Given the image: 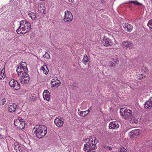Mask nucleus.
<instances>
[{
	"instance_id": "obj_1",
	"label": "nucleus",
	"mask_w": 152,
	"mask_h": 152,
	"mask_svg": "<svg viewBox=\"0 0 152 152\" xmlns=\"http://www.w3.org/2000/svg\"><path fill=\"white\" fill-rule=\"evenodd\" d=\"M20 26L16 31L18 34H25L29 31L31 28V25L29 22L23 20L20 22Z\"/></svg>"
},
{
	"instance_id": "obj_2",
	"label": "nucleus",
	"mask_w": 152,
	"mask_h": 152,
	"mask_svg": "<svg viewBox=\"0 0 152 152\" xmlns=\"http://www.w3.org/2000/svg\"><path fill=\"white\" fill-rule=\"evenodd\" d=\"M33 132L37 138H41L46 135L47 128L44 125H36L34 127Z\"/></svg>"
},
{
	"instance_id": "obj_3",
	"label": "nucleus",
	"mask_w": 152,
	"mask_h": 152,
	"mask_svg": "<svg viewBox=\"0 0 152 152\" xmlns=\"http://www.w3.org/2000/svg\"><path fill=\"white\" fill-rule=\"evenodd\" d=\"M26 64L22 62L20 63V65L19 66L17 69V72L19 77L24 76L26 74H27L28 69L27 68Z\"/></svg>"
},
{
	"instance_id": "obj_4",
	"label": "nucleus",
	"mask_w": 152,
	"mask_h": 152,
	"mask_svg": "<svg viewBox=\"0 0 152 152\" xmlns=\"http://www.w3.org/2000/svg\"><path fill=\"white\" fill-rule=\"evenodd\" d=\"M120 114L123 118L126 120H128L132 117V111L130 110L124 109L121 108L120 111Z\"/></svg>"
},
{
	"instance_id": "obj_5",
	"label": "nucleus",
	"mask_w": 152,
	"mask_h": 152,
	"mask_svg": "<svg viewBox=\"0 0 152 152\" xmlns=\"http://www.w3.org/2000/svg\"><path fill=\"white\" fill-rule=\"evenodd\" d=\"M14 124L15 126L19 129H24L26 125L24 120L20 117L15 119L14 121Z\"/></svg>"
},
{
	"instance_id": "obj_6",
	"label": "nucleus",
	"mask_w": 152,
	"mask_h": 152,
	"mask_svg": "<svg viewBox=\"0 0 152 152\" xmlns=\"http://www.w3.org/2000/svg\"><path fill=\"white\" fill-rule=\"evenodd\" d=\"M85 141L86 143H89L92 146L96 148V145L98 142V140L96 137L90 136L88 138L86 139Z\"/></svg>"
},
{
	"instance_id": "obj_7",
	"label": "nucleus",
	"mask_w": 152,
	"mask_h": 152,
	"mask_svg": "<svg viewBox=\"0 0 152 152\" xmlns=\"http://www.w3.org/2000/svg\"><path fill=\"white\" fill-rule=\"evenodd\" d=\"M64 13V18L63 19L64 21L66 22H70L73 20V16L70 11L68 10L65 11Z\"/></svg>"
},
{
	"instance_id": "obj_8",
	"label": "nucleus",
	"mask_w": 152,
	"mask_h": 152,
	"mask_svg": "<svg viewBox=\"0 0 152 152\" xmlns=\"http://www.w3.org/2000/svg\"><path fill=\"white\" fill-rule=\"evenodd\" d=\"M9 84L11 87L13 88L16 90L19 89L20 88L19 83L14 79L11 80L9 82Z\"/></svg>"
},
{
	"instance_id": "obj_9",
	"label": "nucleus",
	"mask_w": 152,
	"mask_h": 152,
	"mask_svg": "<svg viewBox=\"0 0 152 152\" xmlns=\"http://www.w3.org/2000/svg\"><path fill=\"white\" fill-rule=\"evenodd\" d=\"M102 42L105 46H110L113 44L112 40L106 37H104L102 40Z\"/></svg>"
},
{
	"instance_id": "obj_10",
	"label": "nucleus",
	"mask_w": 152,
	"mask_h": 152,
	"mask_svg": "<svg viewBox=\"0 0 152 152\" xmlns=\"http://www.w3.org/2000/svg\"><path fill=\"white\" fill-rule=\"evenodd\" d=\"M28 75V74H26L24 76L20 77V82L22 84H26L28 83L30 80Z\"/></svg>"
},
{
	"instance_id": "obj_11",
	"label": "nucleus",
	"mask_w": 152,
	"mask_h": 152,
	"mask_svg": "<svg viewBox=\"0 0 152 152\" xmlns=\"http://www.w3.org/2000/svg\"><path fill=\"white\" fill-rule=\"evenodd\" d=\"M96 148L88 143H86V144L84 145V150L86 152H91L92 150Z\"/></svg>"
},
{
	"instance_id": "obj_12",
	"label": "nucleus",
	"mask_w": 152,
	"mask_h": 152,
	"mask_svg": "<svg viewBox=\"0 0 152 152\" xmlns=\"http://www.w3.org/2000/svg\"><path fill=\"white\" fill-rule=\"evenodd\" d=\"M64 119L58 117L55 119L54 123L56 125L59 127H61L64 123Z\"/></svg>"
},
{
	"instance_id": "obj_13",
	"label": "nucleus",
	"mask_w": 152,
	"mask_h": 152,
	"mask_svg": "<svg viewBox=\"0 0 152 152\" xmlns=\"http://www.w3.org/2000/svg\"><path fill=\"white\" fill-rule=\"evenodd\" d=\"M51 87L52 88L58 87L60 85L61 82L59 80L56 78H55L52 80L51 82Z\"/></svg>"
},
{
	"instance_id": "obj_14",
	"label": "nucleus",
	"mask_w": 152,
	"mask_h": 152,
	"mask_svg": "<svg viewBox=\"0 0 152 152\" xmlns=\"http://www.w3.org/2000/svg\"><path fill=\"white\" fill-rule=\"evenodd\" d=\"M119 125L117 122L115 121L110 122L109 125L110 129H116L119 127Z\"/></svg>"
},
{
	"instance_id": "obj_15",
	"label": "nucleus",
	"mask_w": 152,
	"mask_h": 152,
	"mask_svg": "<svg viewBox=\"0 0 152 152\" xmlns=\"http://www.w3.org/2000/svg\"><path fill=\"white\" fill-rule=\"evenodd\" d=\"M122 46L124 47L129 48L130 49L132 48L133 46V44L131 42L128 41L123 42L121 43Z\"/></svg>"
},
{
	"instance_id": "obj_16",
	"label": "nucleus",
	"mask_w": 152,
	"mask_h": 152,
	"mask_svg": "<svg viewBox=\"0 0 152 152\" xmlns=\"http://www.w3.org/2000/svg\"><path fill=\"white\" fill-rule=\"evenodd\" d=\"M140 130L139 129H135L131 131L129 133V135L131 138L134 137V136H137L140 134Z\"/></svg>"
},
{
	"instance_id": "obj_17",
	"label": "nucleus",
	"mask_w": 152,
	"mask_h": 152,
	"mask_svg": "<svg viewBox=\"0 0 152 152\" xmlns=\"http://www.w3.org/2000/svg\"><path fill=\"white\" fill-rule=\"evenodd\" d=\"M43 97L45 100L49 101L50 99V95L49 92L47 90L44 91L43 93Z\"/></svg>"
},
{
	"instance_id": "obj_18",
	"label": "nucleus",
	"mask_w": 152,
	"mask_h": 152,
	"mask_svg": "<svg viewBox=\"0 0 152 152\" xmlns=\"http://www.w3.org/2000/svg\"><path fill=\"white\" fill-rule=\"evenodd\" d=\"M17 105L15 103H14L8 106V111L10 113H13L15 112L16 109Z\"/></svg>"
},
{
	"instance_id": "obj_19",
	"label": "nucleus",
	"mask_w": 152,
	"mask_h": 152,
	"mask_svg": "<svg viewBox=\"0 0 152 152\" xmlns=\"http://www.w3.org/2000/svg\"><path fill=\"white\" fill-rule=\"evenodd\" d=\"M45 5L44 4L39 3L38 4V10L40 13L43 14L45 13Z\"/></svg>"
},
{
	"instance_id": "obj_20",
	"label": "nucleus",
	"mask_w": 152,
	"mask_h": 152,
	"mask_svg": "<svg viewBox=\"0 0 152 152\" xmlns=\"http://www.w3.org/2000/svg\"><path fill=\"white\" fill-rule=\"evenodd\" d=\"M7 133L6 130L0 128V140L4 139Z\"/></svg>"
},
{
	"instance_id": "obj_21",
	"label": "nucleus",
	"mask_w": 152,
	"mask_h": 152,
	"mask_svg": "<svg viewBox=\"0 0 152 152\" xmlns=\"http://www.w3.org/2000/svg\"><path fill=\"white\" fill-rule=\"evenodd\" d=\"M123 26L125 28H127V31L129 32H130L132 29L133 27L131 24L128 23H124Z\"/></svg>"
},
{
	"instance_id": "obj_22",
	"label": "nucleus",
	"mask_w": 152,
	"mask_h": 152,
	"mask_svg": "<svg viewBox=\"0 0 152 152\" xmlns=\"http://www.w3.org/2000/svg\"><path fill=\"white\" fill-rule=\"evenodd\" d=\"M144 107L145 109H148L149 108L152 107V98H150L148 101L144 105Z\"/></svg>"
},
{
	"instance_id": "obj_23",
	"label": "nucleus",
	"mask_w": 152,
	"mask_h": 152,
	"mask_svg": "<svg viewBox=\"0 0 152 152\" xmlns=\"http://www.w3.org/2000/svg\"><path fill=\"white\" fill-rule=\"evenodd\" d=\"M128 120L129 121L132 123H134L137 124L138 122L137 119L135 118L132 115V117H130V119H129Z\"/></svg>"
},
{
	"instance_id": "obj_24",
	"label": "nucleus",
	"mask_w": 152,
	"mask_h": 152,
	"mask_svg": "<svg viewBox=\"0 0 152 152\" xmlns=\"http://www.w3.org/2000/svg\"><path fill=\"white\" fill-rule=\"evenodd\" d=\"M27 15L29 17L31 18L32 20H36V15L35 13L30 11L27 13Z\"/></svg>"
},
{
	"instance_id": "obj_25",
	"label": "nucleus",
	"mask_w": 152,
	"mask_h": 152,
	"mask_svg": "<svg viewBox=\"0 0 152 152\" xmlns=\"http://www.w3.org/2000/svg\"><path fill=\"white\" fill-rule=\"evenodd\" d=\"M82 61H83V64L85 65H86L88 64H89L90 62V59L86 54H85L84 56V57Z\"/></svg>"
},
{
	"instance_id": "obj_26",
	"label": "nucleus",
	"mask_w": 152,
	"mask_h": 152,
	"mask_svg": "<svg viewBox=\"0 0 152 152\" xmlns=\"http://www.w3.org/2000/svg\"><path fill=\"white\" fill-rule=\"evenodd\" d=\"M5 68L4 67L1 71H0V80L3 79L5 77Z\"/></svg>"
},
{
	"instance_id": "obj_27",
	"label": "nucleus",
	"mask_w": 152,
	"mask_h": 152,
	"mask_svg": "<svg viewBox=\"0 0 152 152\" xmlns=\"http://www.w3.org/2000/svg\"><path fill=\"white\" fill-rule=\"evenodd\" d=\"M14 148L15 150L16 151L21 147V145L19 144L17 142H15L14 143Z\"/></svg>"
},
{
	"instance_id": "obj_28",
	"label": "nucleus",
	"mask_w": 152,
	"mask_h": 152,
	"mask_svg": "<svg viewBox=\"0 0 152 152\" xmlns=\"http://www.w3.org/2000/svg\"><path fill=\"white\" fill-rule=\"evenodd\" d=\"M41 69L46 75H47L48 72L49 70L46 65H44L43 66H42L41 67Z\"/></svg>"
},
{
	"instance_id": "obj_29",
	"label": "nucleus",
	"mask_w": 152,
	"mask_h": 152,
	"mask_svg": "<svg viewBox=\"0 0 152 152\" xmlns=\"http://www.w3.org/2000/svg\"><path fill=\"white\" fill-rule=\"evenodd\" d=\"M118 62V60L117 59H113L112 61L110 62V65L112 66H115Z\"/></svg>"
},
{
	"instance_id": "obj_30",
	"label": "nucleus",
	"mask_w": 152,
	"mask_h": 152,
	"mask_svg": "<svg viewBox=\"0 0 152 152\" xmlns=\"http://www.w3.org/2000/svg\"><path fill=\"white\" fill-rule=\"evenodd\" d=\"M6 101V100L4 97H0V105H4Z\"/></svg>"
},
{
	"instance_id": "obj_31",
	"label": "nucleus",
	"mask_w": 152,
	"mask_h": 152,
	"mask_svg": "<svg viewBox=\"0 0 152 152\" xmlns=\"http://www.w3.org/2000/svg\"><path fill=\"white\" fill-rule=\"evenodd\" d=\"M78 114L81 116L84 117L88 114L87 113V111L78 112Z\"/></svg>"
},
{
	"instance_id": "obj_32",
	"label": "nucleus",
	"mask_w": 152,
	"mask_h": 152,
	"mask_svg": "<svg viewBox=\"0 0 152 152\" xmlns=\"http://www.w3.org/2000/svg\"><path fill=\"white\" fill-rule=\"evenodd\" d=\"M148 26L149 27L150 29L151 30H152V19L151 20H150L148 23Z\"/></svg>"
},
{
	"instance_id": "obj_33",
	"label": "nucleus",
	"mask_w": 152,
	"mask_h": 152,
	"mask_svg": "<svg viewBox=\"0 0 152 152\" xmlns=\"http://www.w3.org/2000/svg\"><path fill=\"white\" fill-rule=\"evenodd\" d=\"M145 76L143 77L142 75V74H139L137 75V78L140 80L142 79V78H145Z\"/></svg>"
},
{
	"instance_id": "obj_34",
	"label": "nucleus",
	"mask_w": 152,
	"mask_h": 152,
	"mask_svg": "<svg viewBox=\"0 0 152 152\" xmlns=\"http://www.w3.org/2000/svg\"><path fill=\"white\" fill-rule=\"evenodd\" d=\"M44 57L47 58V59H49L50 58V56L49 54L47 53H45L44 55H43Z\"/></svg>"
},
{
	"instance_id": "obj_35",
	"label": "nucleus",
	"mask_w": 152,
	"mask_h": 152,
	"mask_svg": "<svg viewBox=\"0 0 152 152\" xmlns=\"http://www.w3.org/2000/svg\"><path fill=\"white\" fill-rule=\"evenodd\" d=\"M126 150L125 148L123 147L121 148L120 150V151H119L118 152H126Z\"/></svg>"
},
{
	"instance_id": "obj_36",
	"label": "nucleus",
	"mask_w": 152,
	"mask_h": 152,
	"mask_svg": "<svg viewBox=\"0 0 152 152\" xmlns=\"http://www.w3.org/2000/svg\"><path fill=\"white\" fill-rule=\"evenodd\" d=\"M16 152H25L24 151L22 147L20 148L18 150H17Z\"/></svg>"
},
{
	"instance_id": "obj_37",
	"label": "nucleus",
	"mask_w": 152,
	"mask_h": 152,
	"mask_svg": "<svg viewBox=\"0 0 152 152\" xmlns=\"http://www.w3.org/2000/svg\"><path fill=\"white\" fill-rule=\"evenodd\" d=\"M30 99L31 101H33L36 99V97L33 96H31L30 97Z\"/></svg>"
},
{
	"instance_id": "obj_38",
	"label": "nucleus",
	"mask_w": 152,
	"mask_h": 152,
	"mask_svg": "<svg viewBox=\"0 0 152 152\" xmlns=\"http://www.w3.org/2000/svg\"><path fill=\"white\" fill-rule=\"evenodd\" d=\"M105 148L106 149H109L110 150H111L112 149V148L111 147H109L107 146H105Z\"/></svg>"
},
{
	"instance_id": "obj_39",
	"label": "nucleus",
	"mask_w": 152,
	"mask_h": 152,
	"mask_svg": "<svg viewBox=\"0 0 152 152\" xmlns=\"http://www.w3.org/2000/svg\"><path fill=\"white\" fill-rule=\"evenodd\" d=\"M142 4L138 2L137 1H136V2L134 3V4L137 6H140Z\"/></svg>"
},
{
	"instance_id": "obj_40",
	"label": "nucleus",
	"mask_w": 152,
	"mask_h": 152,
	"mask_svg": "<svg viewBox=\"0 0 152 152\" xmlns=\"http://www.w3.org/2000/svg\"><path fill=\"white\" fill-rule=\"evenodd\" d=\"M136 1H129L128 3H133L134 4L136 2Z\"/></svg>"
},
{
	"instance_id": "obj_41",
	"label": "nucleus",
	"mask_w": 152,
	"mask_h": 152,
	"mask_svg": "<svg viewBox=\"0 0 152 152\" xmlns=\"http://www.w3.org/2000/svg\"><path fill=\"white\" fill-rule=\"evenodd\" d=\"M91 109V107H90L89 109L86 110L87 113H89V112H90V110Z\"/></svg>"
},
{
	"instance_id": "obj_42",
	"label": "nucleus",
	"mask_w": 152,
	"mask_h": 152,
	"mask_svg": "<svg viewBox=\"0 0 152 152\" xmlns=\"http://www.w3.org/2000/svg\"><path fill=\"white\" fill-rule=\"evenodd\" d=\"M68 0L69 2H71V3L73 2L74 1V0Z\"/></svg>"
}]
</instances>
